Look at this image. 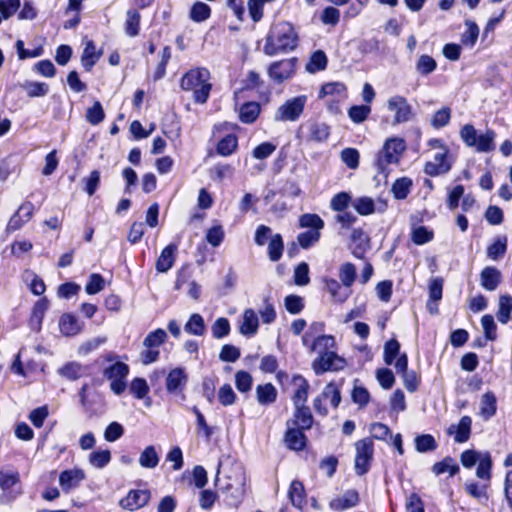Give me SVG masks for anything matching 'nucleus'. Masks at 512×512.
Masks as SVG:
<instances>
[{
  "instance_id": "nucleus-56",
  "label": "nucleus",
  "mask_w": 512,
  "mask_h": 512,
  "mask_svg": "<svg viewBox=\"0 0 512 512\" xmlns=\"http://www.w3.org/2000/svg\"><path fill=\"white\" fill-rule=\"evenodd\" d=\"M352 203V196L349 192L341 191L336 193L330 200V208L335 212H344Z\"/></svg>"
},
{
  "instance_id": "nucleus-19",
  "label": "nucleus",
  "mask_w": 512,
  "mask_h": 512,
  "mask_svg": "<svg viewBox=\"0 0 512 512\" xmlns=\"http://www.w3.org/2000/svg\"><path fill=\"white\" fill-rule=\"evenodd\" d=\"M149 490L132 489L119 501V505L126 510L135 511L144 507L150 500Z\"/></svg>"
},
{
  "instance_id": "nucleus-6",
  "label": "nucleus",
  "mask_w": 512,
  "mask_h": 512,
  "mask_svg": "<svg viewBox=\"0 0 512 512\" xmlns=\"http://www.w3.org/2000/svg\"><path fill=\"white\" fill-rule=\"evenodd\" d=\"M406 150V143L403 138L390 137L386 139L382 148L377 152L375 167L379 174H386L391 164H398L401 156Z\"/></svg>"
},
{
  "instance_id": "nucleus-63",
  "label": "nucleus",
  "mask_w": 512,
  "mask_h": 512,
  "mask_svg": "<svg viewBox=\"0 0 512 512\" xmlns=\"http://www.w3.org/2000/svg\"><path fill=\"white\" fill-rule=\"evenodd\" d=\"M434 239V231L425 226H418L412 230L411 240L416 245H424Z\"/></svg>"
},
{
  "instance_id": "nucleus-41",
  "label": "nucleus",
  "mask_w": 512,
  "mask_h": 512,
  "mask_svg": "<svg viewBox=\"0 0 512 512\" xmlns=\"http://www.w3.org/2000/svg\"><path fill=\"white\" fill-rule=\"evenodd\" d=\"M211 7L202 1H196L192 4L189 11V18L195 23H201L211 17Z\"/></svg>"
},
{
  "instance_id": "nucleus-14",
  "label": "nucleus",
  "mask_w": 512,
  "mask_h": 512,
  "mask_svg": "<svg viewBox=\"0 0 512 512\" xmlns=\"http://www.w3.org/2000/svg\"><path fill=\"white\" fill-rule=\"evenodd\" d=\"M296 68V57L285 58L272 62L267 68V73L273 83L282 84L295 75Z\"/></svg>"
},
{
  "instance_id": "nucleus-47",
  "label": "nucleus",
  "mask_w": 512,
  "mask_h": 512,
  "mask_svg": "<svg viewBox=\"0 0 512 512\" xmlns=\"http://www.w3.org/2000/svg\"><path fill=\"white\" fill-rule=\"evenodd\" d=\"M413 182L409 177H401L394 181L391 192L396 200H404L408 197Z\"/></svg>"
},
{
  "instance_id": "nucleus-17",
  "label": "nucleus",
  "mask_w": 512,
  "mask_h": 512,
  "mask_svg": "<svg viewBox=\"0 0 512 512\" xmlns=\"http://www.w3.org/2000/svg\"><path fill=\"white\" fill-rule=\"evenodd\" d=\"M188 382V375L182 367L171 369L165 379V387L168 394L185 398L184 390Z\"/></svg>"
},
{
  "instance_id": "nucleus-40",
  "label": "nucleus",
  "mask_w": 512,
  "mask_h": 512,
  "mask_svg": "<svg viewBox=\"0 0 512 512\" xmlns=\"http://www.w3.org/2000/svg\"><path fill=\"white\" fill-rule=\"evenodd\" d=\"M507 251V237L505 235L497 236L493 242L487 246V257L497 261L501 259Z\"/></svg>"
},
{
  "instance_id": "nucleus-64",
  "label": "nucleus",
  "mask_w": 512,
  "mask_h": 512,
  "mask_svg": "<svg viewBox=\"0 0 512 512\" xmlns=\"http://www.w3.org/2000/svg\"><path fill=\"white\" fill-rule=\"evenodd\" d=\"M437 68L435 59L427 54L421 55L416 63V70L423 76H427L434 72Z\"/></svg>"
},
{
  "instance_id": "nucleus-51",
  "label": "nucleus",
  "mask_w": 512,
  "mask_h": 512,
  "mask_svg": "<svg viewBox=\"0 0 512 512\" xmlns=\"http://www.w3.org/2000/svg\"><path fill=\"white\" fill-rule=\"evenodd\" d=\"M512 313V296L504 294L499 297V309L497 311L498 321L507 324L511 319Z\"/></svg>"
},
{
  "instance_id": "nucleus-50",
  "label": "nucleus",
  "mask_w": 512,
  "mask_h": 512,
  "mask_svg": "<svg viewBox=\"0 0 512 512\" xmlns=\"http://www.w3.org/2000/svg\"><path fill=\"white\" fill-rule=\"evenodd\" d=\"M444 280L441 277L432 278L428 285L429 300L427 307L430 312H434L431 307V302H438L442 299Z\"/></svg>"
},
{
  "instance_id": "nucleus-39",
  "label": "nucleus",
  "mask_w": 512,
  "mask_h": 512,
  "mask_svg": "<svg viewBox=\"0 0 512 512\" xmlns=\"http://www.w3.org/2000/svg\"><path fill=\"white\" fill-rule=\"evenodd\" d=\"M497 412V399L492 391H487L481 397L480 414L483 419L492 418Z\"/></svg>"
},
{
  "instance_id": "nucleus-11",
  "label": "nucleus",
  "mask_w": 512,
  "mask_h": 512,
  "mask_svg": "<svg viewBox=\"0 0 512 512\" xmlns=\"http://www.w3.org/2000/svg\"><path fill=\"white\" fill-rule=\"evenodd\" d=\"M167 340V333L162 328H157L147 334L144 338V350L140 353L142 364L149 365L156 362L160 356L159 347Z\"/></svg>"
},
{
  "instance_id": "nucleus-46",
  "label": "nucleus",
  "mask_w": 512,
  "mask_h": 512,
  "mask_svg": "<svg viewBox=\"0 0 512 512\" xmlns=\"http://www.w3.org/2000/svg\"><path fill=\"white\" fill-rule=\"evenodd\" d=\"M284 252V241L280 233L272 235L268 243L267 254L272 262H277L282 258Z\"/></svg>"
},
{
  "instance_id": "nucleus-62",
  "label": "nucleus",
  "mask_w": 512,
  "mask_h": 512,
  "mask_svg": "<svg viewBox=\"0 0 512 512\" xmlns=\"http://www.w3.org/2000/svg\"><path fill=\"white\" fill-rule=\"evenodd\" d=\"M86 121L91 125L100 124L105 118V112L100 101H95L86 111Z\"/></svg>"
},
{
  "instance_id": "nucleus-1",
  "label": "nucleus",
  "mask_w": 512,
  "mask_h": 512,
  "mask_svg": "<svg viewBox=\"0 0 512 512\" xmlns=\"http://www.w3.org/2000/svg\"><path fill=\"white\" fill-rule=\"evenodd\" d=\"M292 417L286 421V430L283 441L287 449L291 451H303L308 444L305 431L314 425V416L306 404H293Z\"/></svg>"
},
{
  "instance_id": "nucleus-53",
  "label": "nucleus",
  "mask_w": 512,
  "mask_h": 512,
  "mask_svg": "<svg viewBox=\"0 0 512 512\" xmlns=\"http://www.w3.org/2000/svg\"><path fill=\"white\" fill-rule=\"evenodd\" d=\"M160 57H161V59H160L159 63L157 64L156 69L153 74L154 81H158L166 75V68H167L169 61L171 60V57H172L171 47L168 45L164 46L161 50Z\"/></svg>"
},
{
  "instance_id": "nucleus-12",
  "label": "nucleus",
  "mask_w": 512,
  "mask_h": 512,
  "mask_svg": "<svg viewBox=\"0 0 512 512\" xmlns=\"http://www.w3.org/2000/svg\"><path fill=\"white\" fill-rule=\"evenodd\" d=\"M354 469L358 476L367 474L371 468L374 457V443L372 438L366 437L355 443Z\"/></svg>"
},
{
  "instance_id": "nucleus-28",
  "label": "nucleus",
  "mask_w": 512,
  "mask_h": 512,
  "mask_svg": "<svg viewBox=\"0 0 512 512\" xmlns=\"http://www.w3.org/2000/svg\"><path fill=\"white\" fill-rule=\"evenodd\" d=\"M85 479L83 470L74 468L63 470L59 475V484L64 492L76 488Z\"/></svg>"
},
{
  "instance_id": "nucleus-58",
  "label": "nucleus",
  "mask_w": 512,
  "mask_h": 512,
  "mask_svg": "<svg viewBox=\"0 0 512 512\" xmlns=\"http://www.w3.org/2000/svg\"><path fill=\"white\" fill-rule=\"evenodd\" d=\"M321 238V232L306 230L297 235V244L302 249H310L315 246Z\"/></svg>"
},
{
  "instance_id": "nucleus-57",
  "label": "nucleus",
  "mask_w": 512,
  "mask_h": 512,
  "mask_svg": "<svg viewBox=\"0 0 512 512\" xmlns=\"http://www.w3.org/2000/svg\"><path fill=\"white\" fill-rule=\"evenodd\" d=\"M325 330V323L322 321H314L310 324L308 330L302 336V344L308 347L312 340L318 339L323 336Z\"/></svg>"
},
{
  "instance_id": "nucleus-43",
  "label": "nucleus",
  "mask_w": 512,
  "mask_h": 512,
  "mask_svg": "<svg viewBox=\"0 0 512 512\" xmlns=\"http://www.w3.org/2000/svg\"><path fill=\"white\" fill-rule=\"evenodd\" d=\"M21 88L26 91L29 98L44 97L49 93L50 87L45 82L25 81L20 84Z\"/></svg>"
},
{
  "instance_id": "nucleus-24",
  "label": "nucleus",
  "mask_w": 512,
  "mask_h": 512,
  "mask_svg": "<svg viewBox=\"0 0 512 512\" xmlns=\"http://www.w3.org/2000/svg\"><path fill=\"white\" fill-rule=\"evenodd\" d=\"M360 502V495L356 489H349L341 497L332 499L329 507L334 511H344L357 506Z\"/></svg>"
},
{
  "instance_id": "nucleus-26",
  "label": "nucleus",
  "mask_w": 512,
  "mask_h": 512,
  "mask_svg": "<svg viewBox=\"0 0 512 512\" xmlns=\"http://www.w3.org/2000/svg\"><path fill=\"white\" fill-rule=\"evenodd\" d=\"M331 134V127L325 122L314 120L308 123L307 141L314 143L326 142Z\"/></svg>"
},
{
  "instance_id": "nucleus-8",
  "label": "nucleus",
  "mask_w": 512,
  "mask_h": 512,
  "mask_svg": "<svg viewBox=\"0 0 512 512\" xmlns=\"http://www.w3.org/2000/svg\"><path fill=\"white\" fill-rule=\"evenodd\" d=\"M460 463L466 469H472L477 464L476 476L479 479L488 481L492 478L493 459L490 451L466 449L460 454Z\"/></svg>"
},
{
  "instance_id": "nucleus-48",
  "label": "nucleus",
  "mask_w": 512,
  "mask_h": 512,
  "mask_svg": "<svg viewBox=\"0 0 512 512\" xmlns=\"http://www.w3.org/2000/svg\"><path fill=\"white\" fill-rule=\"evenodd\" d=\"M259 327V321L253 309H246L243 313V323L240 332L243 335H254Z\"/></svg>"
},
{
  "instance_id": "nucleus-29",
  "label": "nucleus",
  "mask_w": 512,
  "mask_h": 512,
  "mask_svg": "<svg viewBox=\"0 0 512 512\" xmlns=\"http://www.w3.org/2000/svg\"><path fill=\"white\" fill-rule=\"evenodd\" d=\"M328 96L345 100L348 97L347 86L338 81L324 83L318 92V99H324Z\"/></svg>"
},
{
  "instance_id": "nucleus-3",
  "label": "nucleus",
  "mask_w": 512,
  "mask_h": 512,
  "mask_svg": "<svg viewBox=\"0 0 512 512\" xmlns=\"http://www.w3.org/2000/svg\"><path fill=\"white\" fill-rule=\"evenodd\" d=\"M211 73L205 67H195L186 71L180 79V88L192 92L193 101L197 104L207 103L212 90Z\"/></svg>"
},
{
  "instance_id": "nucleus-20",
  "label": "nucleus",
  "mask_w": 512,
  "mask_h": 512,
  "mask_svg": "<svg viewBox=\"0 0 512 512\" xmlns=\"http://www.w3.org/2000/svg\"><path fill=\"white\" fill-rule=\"evenodd\" d=\"M82 42L84 44V48L80 57L81 65L86 72H90L102 57L103 50H97L94 41L88 39L87 36L83 37Z\"/></svg>"
},
{
  "instance_id": "nucleus-52",
  "label": "nucleus",
  "mask_w": 512,
  "mask_h": 512,
  "mask_svg": "<svg viewBox=\"0 0 512 512\" xmlns=\"http://www.w3.org/2000/svg\"><path fill=\"white\" fill-rule=\"evenodd\" d=\"M401 345L396 338L387 340L384 344L383 360L387 365H392L395 359L401 354Z\"/></svg>"
},
{
  "instance_id": "nucleus-59",
  "label": "nucleus",
  "mask_w": 512,
  "mask_h": 512,
  "mask_svg": "<svg viewBox=\"0 0 512 512\" xmlns=\"http://www.w3.org/2000/svg\"><path fill=\"white\" fill-rule=\"evenodd\" d=\"M465 25L467 26V29L461 35V43L463 45L473 47L479 36V27L477 23L472 20H466Z\"/></svg>"
},
{
  "instance_id": "nucleus-38",
  "label": "nucleus",
  "mask_w": 512,
  "mask_h": 512,
  "mask_svg": "<svg viewBox=\"0 0 512 512\" xmlns=\"http://www.w3.org/2000/svg\"><path fill=\"white\" fill-rule=\"evenodd\" d=\"M278 396L277 389L272 383L258 385L256 387V397L259 404L267 406L273 404Z\"/></svg>"
},
{
  "instance_id": "nucleus-22",
  "label": "nucleus",
  "mask_w": 512,
  "mask_h": 512,
  "mask_svg": "<svg viewBox=\"0 0 512 512\" xmlns=\"http://www.w3.org/2000/svg\"><path fill=\"white\" fill-rule=\"evenodd\" d=\"M351 241L352 255L360 260L366 259V253L370 249V238L365 234L362 228L352 230Z\"/></svg>"
},
{
  "instance_id": "nucleus-42",
  "label": "nucleus",
  "mask_w": 512,
  "mask_h": 512,
  "mask_svg": "<svg viewBox=\"0 0 512 512\" xmlns=\"http://www.w3.org/2000/svg\"><path fill=\"white\" fill-rule=\"evenodd\" d=\"M327 65L328 58L326 53L323 50H316L311 54L306 64V70L313 74L325 70Z\"/></svg>"
},
{
  "instance_id": "nucleus-49",
  "label": "nucleus",
  "mask_w": 512,
  "mask_h": 512,
  "mask_svg": "<svg viewBox=\"0 0 512 512\" xmlns=\"http://www.w3.org/2000/svg\"><path fill=\"white\" fill-rule=\"evenodd\" d=\"M184 330L191 335L203 336L206 332V325L203 317L198 314H192L184 325Z\"/></svg>"
},
{
  "instance_id": "nucleus-4",
  "label": "nucleus",
  "mask_w": 512,
  "mask_h": 512,
  "mask_svg": "<svg viewBox=\"0 0 512 512\" xmlns=\"http://www.w3.org/2000/svg\"><path fill=\"white\" fill-rule=\"evenodd\" d=\"M240 127L236 123L223 121L215 123L212 127V138L217 139L215 153L222 157L233 155L239 148L237 132Z\"/></svg>"
},
{
  "instance_id": "nucleus-37",
  "label": "nucleus",
  "mask_w": 512,
  "mask_h": 512,
  "mask_svg": "<svg viewBox=\"0 0 512 512\" xmlns=\"http://www.w3.org/2000/svg\"><path fill=\"white\" fill-rule=\"evenodd\" d=\"M288 497L294 507L302 508L306 504V492L301 481L293 480L291 482Z\"/></svg>"
},
{
  "instance_id": "nucleus-30",
  "label": "nucleus",
  "mask_w": 512,
  "mask_h": 512,
  "mask_svg": "<svg viewBox=\"0 0 512 512\" xmlns=\"http://www.w3.org/2000/svg\"><path fill=\"white\" fill-rule=\"evenodd\" d=\"M14 487H17V489L14 490L16 494L20 495L22 492L20 473L17 470H0V489L5 493H11Z\"/></svg>"
},
{
  "instance_id": "nucleus-44",
  "label": "nucleus",
  "mask_w": 512,
  "mask_h": 512,
  "mask_svg": "<svg viewBox=\"0 0 512 512\" xmlns=\"http://www.w3.org/2000/svg\"><path fill=\"white\" fill-rule=\"evenodd\" d=\"M141 14L137 9H129L126 13L125 33L136 37L140 33Z\"/></svg>"
},
{
  "instance_id": "nucleus-27",
  "label": "nucleus",
  "mask_w": 512,
  "mask_h": 512,
  "mask_svg": "<svg viewBox=\"0 0 512 512\" xmlns=\"http://www.w3.org/2000/svg\"><path fill=\"white\" fill-rule=\"evenodd\" d=\"M291 383L295 386V391L291 397L293 404H306L309 397L310 384L301 374H294Z\"/></svg>"
},
{
  "instance_id": "nucleus-32",
  "label": "nucleus",
  "mask_w": 512,
  "mask_h": 512,
  "mask_svg": "<svg viewBox=\"0 0 512 512\" xmlns=\"http://www.w3.org/2000/svg\"><path fill=\"white\" fill-rule=\"evenodd\" d=\"M480 480L482 481V483H478L476 481H468L464 486V490L470 497L474 499H477L479 501H481L482 499L488 500V489L491 486L492 478H489L488 481L486 479Z\"/></svg>"
},
{
  "instance_id": "nucleus-61",
  "label": "nucleus",
  "mask_w": 512,
  "mask_h": 512,
  "mask_svg": "<svg viewBox=\"0 0 512 512\" xmlns=\"http://www.w3.org/2000/svg\"><path fill=\"white\" fill-rule=\"evenodd\" d=\"M111 461V452L108 449L96 450L90 453L89 463L97 468L102 469L106 467Z\"/></svg>"
},
{
  "instance_id": "nucleus-36",
  "label": "nucleus",
  "mask_w": 512,
  "mask_h": 512,
  "mask_svg": "<svg viewBox=\"0 0 512 512\" xmlns=\"http://www.w3.org/2000/svg\"><path fill=\"white\" fill-rule=\"evenodd\" d=\"M431 471L436 476L448 472L449 475L453 477L459 473L460 467L453 457L446 456L441 461L435 462L431 467Z\"/></svg>"
},
{
  "instance_id": "nucleus-5",
  "label": "nucleus",
  "mask_w": 512,
  "mask_h": 512,
  "mask_svg": "<svg viewBox=\"0 0 512 512\" xmlns=\"http://www.w3.org/2000/svg\"><path fill=\"white\" fill-rule=\"evenodd\" d=\"M427 145L431 149L441 148L443 151L436 153L433 161L425 162L423 172L429 177H437L449 173L454 164L449 147L440 138L429 139Z\"/></svg>"
},
{
  "instance_id": "nucleus-10",
  "label": "nucleus",
  "mask_w": 512,
  "mask_h": 512,
  "mask_svg": "<svg viewBox=\"0 0 512 512\" xmlns=\"http://www.w3.org/2000/svg\"><path fill=\"white\" fill-rule=\"evenodd\" d=\"M460 137L466 146L475 148L477 152L488 153L495 149L496 132L486 129L485 133L478 135L474 125L468 123L461 127Z\"/></svg>"
},
{
  "instance_id": "nucleus-54",
  "label": "nucleus",
  "mask_w": 512,
  "mask_h": 512,
  "mask_svg": "<svg viewBox=\"0 0 512 512\" xmlns=\"http://www.w3.org/2000/svg\"><path fill=\"white\" fill-rule=\"evenodd\" d=\"M339 278L342 285L350 288L357 278L355 265L351 262L343 263L339 268Z\"/></svg>"
},
{
  "instance_id": "nucleus-55",
  "label": "nucleus",
  "mask_w": 512,
  "mask_h": 512,
  "mask_svg": "<svg viewBox=\"0 0 512 512\" xmlns=\"http://www.w3.org/2000/svg\"><path fill=\"white\" fill-rule=\"evenodd\" d=\"M415 449L419 453L431 452L437 449L438 444L431 434H421L416 436Z\"/></svg>"
},
{
  "instance_id": "nucleus-9",
  "label": "nucleus",
  "mask_w": 512,
  "mask_h": 512,
  "mask_svg": "<svg viewBox=\"0 0 512 512\" xmlns=\"http://www.w3.org/2000/svg\"><path fill=\"white\" fill-rule=\"evenodd\" d=\"M345 383L344 378H340L335 381L328 382L323 388L322 392L317 395L313 400V408L317 415L326 417L329 414V410L324 402L327 400L332 409L336 410L342 400L341 389Z\"/></svg>"
},
{
  "instance_id": "nucleus-45",
  "label": "nucleus",
  "mask_w": 512,
  "mask_h": 512,
  "mask_svg": "<svg viewBox=\"0 0 512 512\" xmlns=\"http://www.w3.org/2000/svg\"><path fill=\"white\" fill-rule=\"evenodd\" d=\"M300 228H308L310 231H319L324 228V220L316 213H304L299 217Z\"/></svg>"
},
{
  "instance_id": "nucleus-34",
  "label": "nucleus",
  "mask_w": 512,
  "mask_h": 512,
  "mask_svg": "<svg viewBox=\"0 0 512 512\" xmlns=\"http://www.w3.org/2000/svg\"><path fill=\"white\" fill-rule=\"evenodd\" d=\"M322 283L324 285V290L327 291L332 300L337 303H344L349 297V293H342V286L340 282L331 277H323Z\"/></svg>"
},
{
  "instance_id": "nucleus-16",
  "label": "nucleus",
  "mask_w": 512,
  "mask_h": 512,
  "mask_svg": "<svg viewBox=\"0 0 512 512\" xmlns=\"http://www.w3.org/2000/svg\"><path fill=\"white\" fill-rule=\"evenodd\" d=\"M387 108L394 112L392 124L398 125L414 119L415 113L406 97L395 95L388 99Z\"/></svg>"
},
{
  "instance_id": "nucleus-60",
  "label": "nucleus",
  "mask_w": 512,
  "mask_h": 512,
  "mask_svg": "<svg viewBox=\"0 0 512 512\" xmlns=\"http://www.w3.org/2000/svg\"><path fill=\"white\" fill-rule=\"evenodd\" d=\"M139 463L144 468H155L159 463L158 454L154 446H147L139 457Z\"/></svg>"
},
{
  "instance_id": "nucleus-33",
  "label": "nucleus",
  "mask_w": 512,
  "mask_h": 512,
  "mask_svg": "<svg viewBox=\"0 0 512 512\" xmlns=\"http://www.w3.org/2000/svg\"><path fill=\"white\" fill-rule=\"evenodd\" d=\"M261 113V105L256 101L244 102L239 109V120L244 124H253Z\"/></svg>"
},
{
  "instance_id": "nucleus-7",
  "label": "nucleus",
  "mask_w": 512,
  "mask_h": 512,
  "mask_svg": "<svg viewBox=\"0 0 512 512\" xmlns=\"http://www.w3.org/2000/svg\"><path fill=\"white\" fill-rule=\"evenodd\" d=\"M117 355L108 353L104 356V360L113 362L103 370V376L110 381V389L115 395H121L127 388V377L130 372L129 365L125 362L118 361Z\"/></svg>"
},
{
  "instance_id": "nucleus-13",
  "label": "nucleus",
  "mask_w": 512,
  "mask_h": 512,
  "mask_svg": "<svg viewBox=\"0 0 512 512\" xmlns=\"http://www.w3.org/2000/svg\"><path fill=\"white\" fill-rule=\"evenodd\" d=\"M347 365L346 360L334 351H322L312 362V369L316 375H322L328 371L337 372Z\"/></svg>"
},
{
  "instance_id": "nucleus-35",
  "label": "nucleus",
  "mask_w": 512,
  "mask_h": 512,
  "mask_svg": "<svg viewBox=\"0 0 512 512\" xmlns=\"http://www.w3.org/2000/svg\"><path fill=\"white\" fill-rule=\"evenodd\" d=\"M59 328L63 335L75 336L81 331L82 326L76 316L65 313L60 317Z\"/></svg>"
},
{
  "instance_id": "nucleus-18",
  "label": "nucleus",
  "mask_w": 512,
  "mask_h": 512,
  "mask_svg": "<svg viewBox=\"0 0 512 512\" xmlns=\"http://www.w3.org/2000/svg\"><path fill=\"white\" fill-rule=\"evenodd\" d=\"M242 91H253L258 92L259 99L264 102H269L271 91L265 86L264 80L260 74L254 70L248 71L246 77L242 80Z\"/></svg>"
},
{
  "instance_id": "nucleus-23",
  "label": "nucleus",
  "mask_w": 512,
  "mask_h": 512,
  "mask_svg": "<svg viewBox=\"0 0 512 512\" xmlns=\"http://www.w3.org/2000/svg\"><path fill=\"white\" fill-rule=\"evenodd\" d=\"M48 308L49 300L45 296L34 303L28 319V326L33 332L38 333L41 331L42 322Z\"/></svg>"
},
{
  "instance_id": "nucleus-21",
  "label": "nucleus",
  "mask_w": 512,
  "mask_h": 512,
  "mask_svg": "<svg viewBox=\"0 0 512 512\" xmlns=\"http://www.w3.org/2000/svg\"><path fill=\"white\" fill-rule=\"evenodd\" d=\"M472 433V418L468 415L462 416L457 424H451L446 434L454 437L456 443H465L470 439Z\"/></svg>"
},
{
  "instance_id": "nucleus-25",
  "label": "nucleus",
  "mask_w": 512,
  "mask_h": 512,
  "mask_svg": "<svg viewBox=\"0 0 512 512\" xmlns=\"http://www.w3.org/2000/svg\"><path fill=\"white\" fill-rule=\"evenodd\" d=\"M178 250V245L176 243H169L165 246L159 257L156 260L155 268L158 273H166L170 270L176 260V253Z\"/></svg>"
},
{
  "instance_id": "nucleus-15",
  "label": "nucleus",
  "mask_w": 512,
  "mask_h": 512,
  "mask_svg": "<svg viewBox=\"0 0 512 512\" xmlns=\"http://www.w3.org/2000/svg\"><path fill=\"white\" fill-rule=\"evenodd\" d=\"M307 102L306 95L287 99L276 111L275 120L294 122L303 114Z\"/></svg>"
},
{
  "instance_id": "nucleus-2",
  "label": "nucleus",
  "mask_w": 512,
  "mask_h": 512,
  "mask_svg": "<svg viewBox=\"0 0 512 512\" xmlns=\"http://www.w3.org/2000/svg\"><path fill=\"white\" fill-rule=\"evenodd\" d=\"M299 37L292 23L280 21L273 24L266 37L263 52L267 56H275L294 51Z\"/></svg>"
},
{
  "instance_id": "nucleus-31",
  "label": "nucleus",
  "mask_w": 512,
  "mask_h": 512,
  "mask_svg": "<svg viewBox=\"0 0 512 512\" xmlns=\"http://www.w3.org/2000/svg\"><path fill=\"white\" fill-rule=\"evenodd\" d=\"M501 280V272L494 266H486L480 273L481 286L488 291H494Z\"/></svg>"
}]
</instances>
